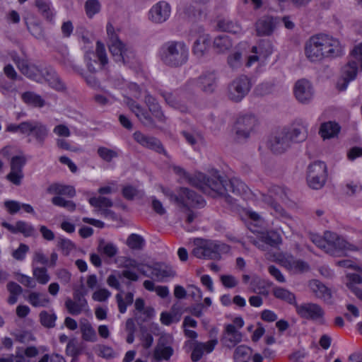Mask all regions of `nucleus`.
<instances>
[{
	"mask_svg": "<svg viewBox=\"0 0 362 362\" xmlns=\"http://www.w3.org/2000/svg\"><path fill=\"white\" fill-rule=\"evenodd\" d=\"M28 301L33 307H45L49 303V298L44 293L31 292L27 298Z\"/></svg>",
	"mask_w": 362,
	"mask_h": 362,
	"instance_id": "41",
	"label": "nucleus"
},
{
	"mask_svg": "<svg viewBox=\"0 0 362 362\" xmlns=\"http://www.w3.org/2000/svg\"><path fill=\"white\" fill-rule=\"evenodd\" d=\"M41 75L45 80L48 83L49 86L55 89L56 90L61 91L64 90L66 87L64 83L62 81L55 70L52 67L45 68Z\"/></svg>",
	"mask_w": 362,
	"mask_h": 362,
	"instance_id": "28",
	"label": "nucleus"
},
{
	"mask_svg": "<svg viewBox=\"0 0 362 362\" xmlns=\"http://www.w3.org/2000/svg\"><path fill=\"white\" fill-rule=\"evenodd\" d=\"M144 244V238L136 233L131 234L127 240V245L133 250H140L142 248L143 245Z\"/></svg>",
	"mask_w": 362,
	"mask_h": 362,
	"instance_id": "55",
	"label": "nucleus"
},
{
	"mask_svg": "<svg viewBox=\"0 0 362 362\" xmlns=\"http://www.w3.org/2000/svg\"><path fill=\"white\" fill-rule=\"evenodd\" d=\"M343 190L347 196H356L362 192V185L358 181H349L344 186Z\"/></svg>",
	"mask_w": 362,
	"mask_h": 362,
	"instance_id": "48",
	"label": "nucleus"
},
{
	"mask_svg": "<svg viewBox=\"0 0 362 362\" xmlns=\"http://www.w3.org/2000/svg\"><path fill=\"white\" fill-rule=\"evenodd\" d=\"M173 172L179 175L180 178L184 179L191 185L196 187L206 193L209 177H206L204 173L197 172L194 175L189 174L184 168L178 165L172 167Z\"/></svg>",
	"mask_w": 362,
	"mask_h": 362,
	"instance_id": "10",
	"label": "nucleus"
},
{
	"mask_svg": "<svg viewBox=\"0 0 362 362\" xmlns=\"http://www.w3.org/2000/svg\"><path fill=\"white\" fill-rule=\"evenodd\" d=\"M95 54L98 61L100 62L101 67H104L108 63V59L105 46L100 41H98L96 43Z\"/></svg>",
	"mask_w": 362,
	"mask_h": 362,
	"instance_id": "61",
	"label": "nucleus"
},
{
	"mask_svg": "<svg viewBox=\"0 0 362 362\" xmlns=\"http://www.w3.org/2000/svg\"><path fill=\"white\" fill-rule=\"evenodd\" d=\"M228 64L233 70L241 67L243 64L242 54L239 52H235L228 57Z\"/></svg>",
	"mask_w": 362,
	"mask_h": 362,
	"instance_id": "58",
	"label": "nucleus"
},
{
	"mask_svg": "<svg viewBox=\"0 0 362 362\" xmlns=\"http://www.w3.org/2000/svg\"><path fill=\"white\" fill-rule=\"evenodd\" d=\"M218 26L224 32L233 34H240L243 33V29L239 23L228 18L220 20L218 23Z\"/></svg>",
	"mask_w": 362,
	"mask_h": 362,
	"instance_id": "40",
	"label": "nucleus"
},
{
	"mask_svg": "<svg viewBox=\"0 0 362 362\" xmlns=\"http://www.w3.org/2000/svg\"><path fill=\"white\" fill-rule=\"evenodd\" d=\"M308 123L302 119H296L288 128L283 129L291 143L305 141L308 136Z\"/></svg>",
	"mask_w": 362,
	"mask_h": 362,
	"instance_id": "14",
	"label": "nucleus"
},
{
	"mask_svg": "<svg viewBox=\"0 0 362 362\" xmlns=\"http://www.w3.org/2000/svg\"><path fill=\"white\" fill-rule=\"evenodd\" d=\"M305 53L310 61L317 62L325 58L341 56L343 47L338 39L326 34H317L307 41Z\"/></svg>",
	"mask_w": 362,
	"mask_h": 362,
	"instance_id": "1",
	"label": "nucleus"
},
{
	"mask_svg": "<svg viewBox=\"0 0 362 362\" xmlns=\"http://www.w3.org/2000/svg\"><path fill=\"white\" fill-rule=\"evenodd\" d=\"M10 57L22 74L32 80L40 81L41 79L40 73L36 66L29 63L27 59L21 58L15 52H11Z\"/></svg>",
	"mask_w": 362,
	"mask_h": 362,
	"instance_id": "13",
	"label": "nucleus"
},
{
	"mask_svg": "<svg viewBox=\"0 0 362 362\" xmlns=\"http://www.w3.org/2000/svg\"><path fill=\"white\" fill-rule=\"evenodd\" d=\"M250 240L262 251L267 250L269 246L276 247L282 242L281 235L274 230L260 233L257 238L250 237Z\"/></svg>",
	"mask_w": 362,
	"mask_h": 362,
	"instance_id": "12",
	"label": "nucleus"
},
{
	"mask_svg": "<svg viewBox=\"0 0 362 362\" xmlns=\"http://www.w3.org/2000/svg\"><path fill=\"white\" fill-rule=\"evenodd\" d=\"M326 250L325 252L332 256H340L344 251H357L358 248L347 242L335 233L325 232Z\"/></svg>",
	"mask_w": 362,
	"mask_h": 362,
	"instance_id": "6",
	"label": "nucleus"
},
{
	"mask_svg": "<svg viewBox=\"0 0 362 362\" xmlns=\"http://www.w3.org/2000/svg\"><path fill=\"white\" fill-rule=\"evenodd\" d=\"M242 338V333L235 327V325L228 324L225 326L221 341L224 346L232 349L241 342Z\"/></svg>",
	"mask_w": 362,
	"mask_h": 362,
	"instance_id": "24",
	"label": "nucleus"
},
{
	"mask_svg": "<svg viewBox=\"0 0 362 362\" xmlns=\"http://www.w3.org/2000/svg\"><path fill=\"white\" fill-rule=\"evenodd\" d=\"M26 25L30 33L35 38L42 40L45 38V33L41 25L36 22L28 23Z\"/></svg>",
	"mask_w": 362,
	"mask_h": 362,
	"instance_id": "56",
	"label": "nucleus"
},
{
	"mask_svg": "<svg viewBox=\"0 0 362 362\" xmlns=\"http://www.w3.org/2000/svg\"><path fill=\"white\" fill-rule=\"evenodd\" d=\"M151 269V276L158 281H164L167 278L173 277L175 272L168 265L164 264H156Z\"/></svg>",
	"mask_w": 362,
	"mask_h": 362,
	"instance_id": "32",
	"label": "nucleus"
},
{
	"mask_svg": "<svg viewBox=\"0 0 362 362\" xmlns=\"http://www.w3.org/2000/svg\"><path fill=\"white\" fill-rule=\"evenodd\" d=\"M346 278L349 280L347 287L362 301V289L356 286L362 283V277L358 274H349Z\"/></svg>",
	"mask_w": 362,
	"mask_h": 362,
	"instance_id": "38",
	"label": "nucleus"
},
{
	"mask_svg": "<svg viewBox=\"0 0 362 362\" xmlns=\"http://www.w3.org/2000/svg\"><path fill=\"white\" fill-rule=\"evenodd\" d=\"M64 305L69 312L72 315H78L82 313H87L89 311L88 304H83L76 301L70 298H67L65 300Z\"/></svg>",
	"mask_w": 362,
	"mask_h": 362,
	"instance_id": "37",
	"label": "nucleus"
},
{
	"mask_svg": "<svg viewBox=\"0 0 362 362\" xmlns=\"http://www.w3.org/2000/svg\"><path fill=\"white\" fill-rule=\"evenodd\" d=\"M207 187L206 194L220 196L229 204H233V198L228 194V192L241 197H246L250 193L249 187L241 180L233 177L227 180L217 171L209 177Z\"/></svg>",
	"mask_w": 362,
	"mask_h": 362,
	"instance_id": "2",
	"label": "nucleus"
},
{
	"mask_svg": "<svg viewBox=\"0 0 362 362\" xmlns=\"http://www.w3.org/2000/svg\"><path fill=\"white\" fill-rule=\"evenodd\" d=\"M0 92L5 96H10L11 94H16V87L13 81L6 80H0Z\"/></svg>",
	"mask_w": 362,
	"mask_h": 362,
	"instance_id": "57",
	"label": "nucleus"
},
{
	"mask_svg": "<svg viewBox=\"0 0 362 362\" xmlns=\"http://www.w3.org/2000/svg\"><path fill=\"white\" fill-rule=\"evenodd\" d=\"M269 192L272 194L276 200H281L285 202L287 200V193L285 188L274 185L269 189Z\"/></svg>",
	"mask_w": 362,
	"mask_h": 362,
	"instance_id": "62",
	"label": "nucleus"
},
{
	"mask_svg": "<svg viewBox=\"0 0 362 362\" xmlns=\"http://www.w3.org/2000/svg\"><path fill=\"white\" fill-rule=\"evenodd\" d=\"M279 262L284 268L293 273H303L308 272L310 269L307 262L295 258L291 254L280 255Z\"/></svg>",
	"mask_w": 362,
	"mask_h": 362,
	"instance_id": "16",
	"label": "nucleus"
},
{
	"mask_svg": "<svg viewBox=\"0 0 362 362\" xmlns=\"http://www.w3.org/2000/svg\"><path fill=\"white\" fill-rule=\"evenodd\" d=\"M359 64L350 57L348 63L342 68L341 78L337 82V88L340 90L346 89L350 81H353L357 74Z\"/></svg>",
	"mask_w": 362,
	"mask_h": 362,
	"instance_id": "22",
	"label": "nucleus"
},
{
	"mask_svg": "<svg viewBox=\"0 0 362 362\" xmlns=\"http://www.w3.org/2000/svg\"><path fill=\"white\" fill-rule=\"evenodd\" d=\"M33 274L36 281L42 285L46 284L50 280V276L47 273L46 267H33Z\"/></svg>",
	"mask_w": 362,
	"mask_h": 362,
	"instance_id": "50",
	"label": "nucleus"
},
{
	"mask_svg": "<svg viewBox=\"0 0 362 362\" xmlns=\"http://www.w3.org/2000/svg\"><path fill=\"white\" fill-rule=\"evenodd\" d=\"M134 138L141 146L154 150L159 153L165 154L163 145L156 138L146 136L140 132H136L134 134Z\"/></svg>",
	"mask_w": 362,
	"mask_h": 362,
	"instance_id": "27",
	"label": "nucleus"
},
{
	"mask_svg": "<svg viewBox=\"0 0 362 362\" xmlns=\"http://www.w3.org/2000/svg\"><path fill=\"white\" fill-rule=\"evenodd\" d=\"M199 35L193 46V52L198 57H202L207 51L209 45V35L204 33L202 27L199 28Z\"/></svg>",
	"mask_w": 362,
	"mask_h": 362,
	"instance_id": "31",
	"label": "nucleus"
},
{
	"mask_svg": "<svg viewBox=\"0 0 362 362\" xmlns=\"http://www.w3.org/2000/svg\"><path fill=\"white\" fill-rule=\"evenodd\" d=\"M224 246L223 244L217 241L207 240L202 245L194 247L192 254L197 258L218 259L221 257L220 252L223 250Z\"/></svg>",
	"mask_w": 362,
	"mask_h": 362,
	"instance_id": "8",
	"label": "nucleus"
},
{
	"mask_svg": "<svg viewBox=\"0 0 362 362\" xmlns=\"http://www.w3.org/2000/svg\"><path fill=\"white\" fill-rule=\"evenodd\" d=\"M107 33L109 36V49L115 62L122 59V52L125 46L121 40H119L117 35L114 33L111 25H107Z\"/></svg>",
	"mask_w": 362,
	"mask_h": 362,
	"instance_id": "26",
	"label": "nucleus"
},
{
	"mask_svg": "<svg viewBox=\"0 0 362 362\" xmlns=\"http://www.w3.org/2000/svg\"><path fill=\"white\" fill-rule=\"evenodd\" d=\"M83 346L76 339H72L67 343L66 354L68 356L80 355L82 353Z\"/></svg>",
	"mask_w": 362,
	"mask_h": 362,
	"instance_id": "54",
	"label": "nucleus"
},
{
	"mask_svg": "<svg viewBox=\"0 0 362 362\" xmlns=\"http://www.w3.org/2000/svg\"><path fill=\"white\" fill-rule=\"evenodd\" d=\"M38 354L35 346L17 347L14 354L0 357V362H30V358Z\"/></svg>",
	"mask_w": 362,
	"mask_h": 362,
	"instance_id": "19",
	"label": "nucleus"
},
{
	"mask_svg": "<svg viewBox=\"0 0 362 362\" xmlns=\"http://www.w3.org/2000/svg\"><path fill=\"white\" fill-rule=\"evenodd\" d=\"M40 321L42 325L47 328H52L55 326L57 315L54 313L42 310L40 313Z\"/></svg>",
	"mask_w": 362,
	"mask_h": 362,
	"instance_id": "47",
	"label": "nucleus"
},
{
	"mask_svg": "<svg viewBox=\"0 0 362 362\" xmlns=\"http://www.w3.org/2000/svg\"><path fill=\"white\" fill-rule=\"evenodd\" d=\"M214 46L218 52H223L232 47L233 44L228 36L221 35L216 37L214 40Z\"/></svg>",
	"mask_w": 362,
	"mask_h": 362,
	"instance_id": "45",
	"label": "nucleus"
},
{
	"mask_svg": "<svg viewBox=\"0 0 362 362\" xmlns=\"http://www.w3.org/2000/svg\"><path fill=\"white\" fill-rule=\"evenodd\" d=\"M340 127L334 122H327L321 124L319 134L323 139L333 138L339 134Z\"/></svg>",
	"mask_w": 362,
	"mask_h": 362,
	"instance_id": "36",
	"label": "nucleus"
},
{
	"mask_svg": "<svg viewBox=\"0 0 362 362\" xmlns=\"http://www.w3.org/2000/svg\"><path fill=\"white\" fill-rule=\"evenodd\" d=\"M180 198L182 201L179 202L178 205L180 206L201 208L205 205V201L203 197L188 188H180Z\"/></svg>",
	"mask_w": 362,
	"mask_h": 362,
	"instance_id": "21",
	"label": "nucleus"
},
{
	"mask_svg": "<svg viewBox=\"0 0 362 362\" xmlns=\"http://www.w3.org/2000/svg\"><path fill=\"white\" fill-rule=\"evenodd\" d=\"M57 247L62 250L64 255H69L72 251L75 245L69 239L64 238H59L57 240Z\"/></svg>",
	"mask_w": 362,
	"mask_h": 362,
	"instance_id": "59",
	"label": "nucleus"
},
{
	"mask_svg": "<svg viewBox=\"0 0 362 362\" xmlns=\"http://www.w3.org/2000/svg\"><path fill=\"white\" fill-rule=\"evenodd\" d=\"M273 293L276 298L284 300L289 304L294 305L296 307V304H297L296 296L288 290L281 287H276L273 290Z\"/></svg>",
	"mask_w": 362,
	"mask_h": 362,
	"instance_id": "42",
	"label": "nucleus"
},
{
	"mask_svg": "<svg viewBox=\"0 0 362 362\" xmlns=\"http://www.w3.org/2000/svg\"><path fill=\"white\" fill-rule=\"evenodd\" d=\"M82 338L86 341L95 342L98 337L96 332L90 323L88 322H82L80 325Z\"/></svg>",
	"mask_w": 362,
	"mask_h": 362,
	"instance_id": "44",
	"label": "nucleus"
},
{
	"mask_svg": "<svg viewBox=\"0 0 362 362\" xmlns=\"http://www.w3.org/2000/svg\"><path fill=\"white\" fill-rule=\"evenodd\" d=\"M296 311L302 318L322 322L325 315L320 305L313 303L296 304Z\"/></svg>",
	"mask_w": 362,
	"mask_h": 362,
	"instance_id": "11",
	"label": "nucleus"
},
{
	"mask_svg": "<svg viewBox=\"0 0 362 362\" xmlns=\"http://www.w3.org/2000/svg\"><path fill=\"white\" fill-rule=\"evenodd\" d=\"M122 59H119L117 62H120L124 64H130L135 58V52L132 47L125 45L122 50Z\"/></svg>",
	"mask_w": 362,
	"mask_h": 362,
	"instance_id": "64",
	"label": "nucleus"
},
{
	"mask_svg": "<svg viewBox=\"0 0 362 362\" xmlns=\"http://www.w3.org/2000/svg\"><path fill=\"white\" fill-rule=\"evenodd\" d=\"M98 250L102 255L108 257H113L118 252V249L115 244L112 243H106L104 240H101L99 243Z\"/></svg>",
	"mask_w": 362,
	"mask_h": 362,
	"instance_id": "46",
	"label": "nucleus"
},
{
	"mask_svg": "<svg viewBox=\"0 0 362 362\" xmlns=\"http://www.w3.org/2000/svg\"><path fill=\"white\" fill-rule=\"evenodd\" d=\"M52 203L57 206L62 207L67 211L72 212L76 210V204L71 200H66L61 196H55L52 199Z\"/></svg>",
	"mask_w": 362,
	"mask_h": 362,
	"instance_id": "49",
	"label": "nucleus"
},
{
	"mask_svg": "<svg viewBox=\"0 0 362 362\" xmlns=\"http://www.w3.org/2000/svg\"><path fill=\"white\" fill-rule=\"evenodd\" d=\"M35 4L38 11L47 21H54L56 13L49 0H36Z\"/></svg>",
	"mask_w": 362,
	"mask_h": 362,
	"instance_id": "34",
	"label": "nucleus"
},
{
	"mask_svg": "<svg viewBox=\"0 0 362 362\" xmlns=\"http://www.w3.org/2000/svg\"><path fill=\"white\" fill-rule=\"evenodd\" d=\"M187 343H190L193 345V350L191 354V359L194 362L199 361L204 352L211 353L218 344L217 339H212L206 343L199 342L197 341H188Z\"/></svg>",
	"mask_w": 362,
	"mask_h": 362,
	"instance_id": "25",
	"label": "nucleus"
},
{
	"mask_svg": "<svg viewBox=\"0 0 362 362\" xmlns=\"http://www.w3.org/2000/svg\"><path fill=\"white\" fill-rule=\"evenodd\" d=\"M22 100L28 105L35 107H42L45 105V100L40 95L30 91L24 93L22 95Z\"/></svg>",
	"mask_w": 362,
	"mask_h": 362,
	"instance_id": "43",
	"label": "nucleus"
},
{
	"mask_svg": "<svg viewBox=\"0 0 362 362\" xmlns=\"http://www.w3.org/2000/svg\"><path fill=\"white\" fill-rule=\"evenodd\" d=\"M33 134L36 141L43 144L49 134V129L42 122L38 120H28L25 135Z\"/></svg>",
	"mask_w": 362,
	"mask_h": 362,
	"instance_id": "23",
	"label": "nucleus"
},
{
	"mask_svg": "<svg viewBox=\"0 0 362 362\" xmlns=\"http://www.w3.org/2000/svg\"><path fill=\"white\" fill-rule=\"evenodd\" d=\"M1 225L13 234L20 233L25 238L35 237L37 235V231L34 226L23 220L17 221L13 225L6 221H2Z\"/></svg>",
	"mask_w": 362,
	"mask_h": 362,
	"instance_id": "17",
	"label": "nucleus"
},
{
	"mask_svg": "<svg viewBox=\"0 0 362 362\" xmlns=\"http://www.w3.org/2000/svg\"><path fill=\"white\" fill-rule=\"evenodd\" d=\"M258 125V119L254 115L238 116L234 124L235 140L238 142L245 141L255 132Z\"/></svg>",
	"mask_w": 362,
	"mask_h": 362,
	"instance_id": "4",
	"label": "nucleus"
},
{
	"mask_svg": "<svg viewBox=\"0 0 362 362\" xmlns=\"http://www.w3.org/2000/svg\"><path fill=\"white\" fill-rule=\"evenodd\" d=\"M145 103L148 107L149 111L159 121L164 122L165 117L161 110V107L156 99L150 94L145 96Z\"/></svg>",
	"mask_w": 362,
	"mask_h": 362,
	"instance_id": "35",
	"label": "nucleus"
},
{
	"mask_svg": "<svg viewBox=\"0 0 362 362\" xmlns=\"http://www.w3.org/2000/svg\"><path fill=\"white\" fill-rule=\"evenodd\" d=\"M158 56L166 66L180 67L188 60L189 49L182 41H168L160 46Z\"/></svg>",
	"mask_w": 362,
	"mask_h": 362,
	"instance_id": "3",
	"label": "nucleus"
},
{
	"mask_svg": "<svg viewBox=\"0 0 362 362\" xmlns=\"http://www.w3.org/2000/svg\"><path fill=\"white\" fill-rule=\"evenodd\" d=\"M293 92L296 100L303 104L309 103L314 96V89L311 83L305 78L296 82Z\"/></svg>",
	"mask_w": 362,
	"mask_h": 362,
	"instance_id": "15",
	"label": "nucleus"
},
{
	"mask_svg": "<svg viewBox=\"0 0 362 362\" xmlns=\"http://www.w3.org/2000/svg\"><path fill=\"white\" fill-rule=\"evenodd\" d=\"M85 10L86 15L92 18L100 10V4L98 0H88L85 4Z\"/></svg>",
	"mask_w": 362,
	"mask_h": 362,
	"instance_id": "60",
	"label": "nucleus"
},
{
	"mask_svg": "<svg viewBox=\"0 0 362 362\" xmlns=\"http://www.w3.org/2000/svg\"><path fill=\"white\" fill-rule=\"evenodd\" d=\"M173 354L170 346H157L154 351V358L156 361L168 360Z\"/></svg>",
	"mask_w": 362,
	"mask_h": 362,
	"instance_id": "52",
	"label": "nucleus"
},
{
	"mask_svg": "<svg viewBox=\"0 0 362 362\" xmlns=\"http://www.w3.org/2000/svg\"><path fill=\"white\" fill-rule=\"evenodd\" d=\"M252 52L258 54L262 58H267L273 52V45L269 40H262L257 46L252 47Z\"/></svg>",
	"mask_w": 362,
	"mask_h": 362,
	"instance_id": "39",
	"label": "nucleus"
},
{
	"mask_svg": "<svg viewBox=\"0 0 362 362\" xmlns=\"http://www.w3.org/2000/svg\"><path fill=\"white\" fill-rule=\"evenodd\" d=\"M47 192L49 194H57V196H67L72 198L76 195V190L74 187L71 185H65L59 183H53L50 185Z\"/></svg>",
	"mask_w": 362,
	"mask_h": 362,
	"instance_id": "33",
	"label": "nucleus"
},
{
	"mask_svg": "<svg viewBox=\"0 0 362 362\" xmlns=\"http://www.w3.org/2000/svg\"><path fill=\"white\" fill-rule=\"evenodd\" d=\"M309 287L316 297L322 299L325 302H331V291L322 282L316 279L311 280L309 282Z\"/></svg>",
	"mask_w": 362,
	"mask_h": 362,
	"instance_id": "29",
	"label": "nucleus"
},
{
	"mask_svg": "<svg viewBox=\"0 0 362 362\" xmlns=\"http://www.w3.org/2000/svg\"><path fill=\"white\" fill-rule=\"evenodd\" d=\"M181 134L191 146L196 145L202 139V135L198 132L182 131Z\"/></svg>",
	"mask_w": 362,
	"mask_h": 362,
	"instance_id": "63",
	"label": "nucleus"
},
{
	"mask_svg": "<svg viewBox=\"0 0 362 362\" xmlns=\"http://www.w3.org/2000/svg\"><path fill=\"white\" fill-rule=\"evenodd\" d=\"M327 165L322 161H315L309 165L307 180L308 185L315 189L322 188L327 180Z\"/></svg>",
	"mask_w": 362,
	"mask_h": 362,
	"instance_id": "7",
	"label": "nucleus"
},
{
	"mask_svg": "<svg viewBox=\"0 0 362 362\" xmlns=\"http://www.w3.org/2000/svg\"><path fill=\"white\" fill-rule=\"evenodd\" d=\"M291 144L288 135L282 129L269 139L268 147L274 153L281 154L287 151L291 147Z\"/></svg>",
	"mask_w": 362,
	"mask_h": 362,
	"instance_id": "18",
	"label": "nucleus"
},
{
	"mask_svg": "<svg viewBox=\"0 0 362 362\" xmlns=\"http://www.w3.org/2000/svg\"><path fill=\"white\" fill-rule=\"evenodd\" d=\"M89 203L92 206L98 208L99 209L110 208L113 206V202L111 199L102 196L90 198Z\"/></svg>",
	"mask_w": 362,
	"mask_h": 362,
	"instance_id": "51",
	"label": "nucleus"
},
{
	"mask_svg": "<svg viewBox=\"0 0 362 362\" xmlns=\"http://www.w3.org/2000/svg\"><path fill=\"white\" fill-rule=\"evenodd\" d=\"M281 24L278 16L264 15L259 18L255 23L256 35L259 37H268L273 35Z\"/></svg>",
	"mask_w": 362,
	"mask_h": 362,
	"instance_id": "9",
	"label": "nucleus"
},
{
	"mask_svg": "<svg viewBox=\"0 0 362 362\" xmlns=\"http://www.w3.org/2000/svg\"><path fill=\"white\" fill-rule=\"evenodd\" d=\"M251 88L250 78L245 75H240L228 84L227 96L233 102H240L249 93Z\"/></svg>",
	"mask_w": 362,
	"mask_h": 362,
	"instance_id": "5",
	"label": "nucleus"
},
{
	"mask_svg": "<svg viewBox=\"0 0 362 362\" xmlns=\"http://www.w3.org/2000/svg\"><path fill=\"white\" fill-rule=\"evenodd\" d=\"M171 13L170 4L164 1L156 3L150 9L149 19L155 23H162L166 21Z\"/></svg>",
	"mask_w": 362,
	"mask_h": 362,
	"instance_id": "20",
	"label": "nucleus"
},
{
	"mask_svg": "<svg viewBox=\"0 0 362 362\" xmlns=\"http://www.w3.org/2000/svg\"><path fill=\"white\" fill-rule=\"evenodd\" d=\"M99 157L105 162L110 163L113 158L118 157V153L105 146H100L97 150Z\"/></svg>",
	"mask_w": 362,
	"mask_h": 362,
	"instance_id": "53",
	"label": "nucleus"
},
{
	"mask_svg": "<svg viewBox=\"0 0 362 362\" xmlns=\"http://www.w3.org/2000/svg\"><path fill=\"white\" fill-rule=\"evenodd\" d=\"M217 76L214 71L203 74L198 79L201 89L206 93H212L216 87Z\"/></svg>",
	"mask_w": 362,
	"mask_h": 362,
	"instance_id": "30",
	"label": "nucleus"
}]
</instances>
